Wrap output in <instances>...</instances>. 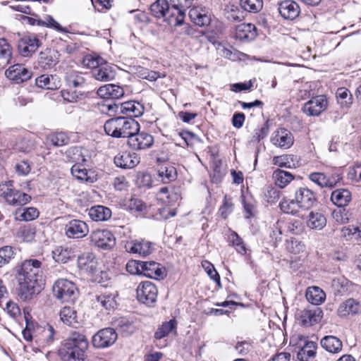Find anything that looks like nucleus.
Returning a JSON list of instances; mask_svg holds the SVG:
<instances>
[{
	"mask_svg": "<svg viewBox=\"0 0 361 361\" xmlns=\"http://www.w3.org/2000/svg\"><path fill=\"white\" fill-rule=\"evenodd\" d=\"M280 197V191L275 187L268 186L264 192V198L269 203L276 202Z\"/></svg>",
	"mask_w": 361,
	"mask_h": 361,
	"instance_id": "59",
	"label": "nucleus"
},
{
	"mask_svg": "<svg viewBox=\"0 0 361 361\" xmlns=\"http://www.w3.org/2000/svg\"><path fill=\"white\" fill-rule=\"evenodd\" d=\"M35 84L38 87L47 90H56L60 87V81L56 75H42L35 79Z\"/></svg>",
	"mask_w": 361,
	"mask_h": 361,
	"instance_id": "34",
	"label": "nucleus"
},
{
	"mask_svg": "<svg viewBox=\"0 0 361 361\" xmlns=\"http://www.w3.org/2000/svg\"><path fill=\"white\" fill-rule=\"evenodd\" d=\"M273 178L276 185L280 188H284L294 179V176L290 172L276 169L273 173Z\"/></svg>",
	"mask_w": 361,
	"mask_h": 361,
	"instance_id": "42",
	"label": "nucleus"
},
{
	"mask_svg": "<svg viewBox=\"0 0 361 361\" xmlns=\"http://www.w3.org/2000/svg\"><path fill=\"white\" fill-rule=\"evenodd\" d=\"M112 325L115 328L116 331H118L124 336L133 334L134 330L132 322L126 317L114 319L112 322Z\"/></svg>",
	"mask_w": 361,
	"mask_h": 361,
	"instance_id": "41",
	"label": "nucleus"
},
{
	"mask_svg": "<svg viewBox=\"0 0 361 361\" xmlns=\"http://www.w3.org/2000/svg\"><path fill=\"white\" fill-rule=\"evenodd\" d=\"M360 312H361V305L353 298H349L341 303L338 308V314L341 317L357 314Z\"/></svg>",
	"mask_w": 361,
	"mask_h": 361,
	"instance_id": "31",
	"label": "nucleus"
},
{
	"mask_svg": "<svg viewBox=\"0 0 361 361\" xmlns=\"http://www.w3.org/2000/svg\"><path fill=\"white\" fill-rule=\"evenodd\" d=\"M47 140L54 147H62L68 144L69 137L63 132L54 133L48 135Z\"/></svg>",
	"mask_w": 361,
	"mask_h": 361,
	"instance_id": "50",
	"label": "nucleus"
},
{
	"mask_svg": "<svg viewBox=\"0 0 361 361\" xmlns=\"http://www.w3.org/2000/svg\"><path fill=\"white\" fill-rule=\"evenodd\" d=\"M189 16L191 20L200 27L207 26L211 22V16L206 8L193 7L189 11Z\"/></svg>",
	"mask_w": 361,
	"mask_h": 361,
	"instance_id": "24",
	"label": "nucleus"
},
{
	"mask_svg": "<svg viewBox=\"0 0 361 361\" xmlns=\"http://www.w3.org/2000/svg\"><path fill=\"white\" fill-rule=\"evenodd\" d=\"M229 243L235 247V250L240 255H245L247 249L243 239L235 231H233L228 236Z\"/></svg>",
	"mask_w": 361,
	"mask_h": 361,
	"instance_id": "52",
	"label": "nucleus"
},
{
	"mask_svg": "<svg viewBox=\"0 0 361 361\" xmlns=\"http://www.w3.org/2000/svg\"><path fill=\"white\" fill-rule=\"evenodd\" d=\"M307 300L314 305L323 302L326 298L325 293L317 286L309 287L306 291Z\"/></svg>",
	"mask_w": 361,
	"mask_h": 361,
	"instance_id": "39",
	"label": "nucleus"
},
{
	"mask_svg": "<svg viewBox=\"0 0 361 361\" xmlns=\"http://www.w3.org/2000/svg\"><path fill=\"white\" fill-rule=\"evenodd\" d=\"M87 66L92 68V75L97 80L108 82L115 78L116 75V66L104 63L100 57H87Z\"/></svg>",
	"mask_w": 361,
	"mask_h": 361,
	"instance_id": "4",
	"label": "nucleus"
},
{
	"mask_svg": "<svg viewBox=\"0 0 361 361\" xmlns=\"http://www.w3.org/2000/svg\"><path fill=\"white\" fill-rule=\"evenodd\" d=\"M60 318L64 324L73 325L77 323L76 311L71 307L66 306L60 311Z\"/></svg>",
	"mask_w": 361,
	"mask_h": 361,
	"instance_id": "49",
	"label": "nucleus"
},
{
	"mask_svg": "<svg viewBox=\"0 0 361 361\" xmlns=\"http://www.w3.org/2000/svg\"><path fill=\"white\" fill-rule=\"evenodd\" d=\"M41 42L34 35L23 36L18 43V50L24 57L30 56L40 47Z\"/></svg>",
	"mask_w": 361,
	"mask_h": 361,
	"instance_id": "15",
	"label": "nucleus"
},
{
	"mask_svg": "<svg viewBox=\"0 0 361 361\" xmlns=\"http://www.w3.org/2000/svg\"><path fill=\"white\" fill-rule=\"evenodd\" d=\"M90 217L96 221H104L109 219L111 216V211L109 208L97 205L91 207L88 213Z\"/></svg>",
	"mask_w": 361,
	"mask_h": 361,
	"instance_id": "37",
	"label": "nucleus"
},
{
	"mask_svg": "<svg viewBox=\"0 0 361 361\" xmlns=\"http://www.w3.org/2000/svg\"><path fill=\"white\" fill-rule=\"evenodd\" d=\"M169 4L166 0H157L150 6V11L157 18H164L166 16Z\"/></svg>",
	"mask_w": 361,
	"mask_h": 361,
	"instance_id": "48",
	"label": "nucleus"
},
{
	"mask_svg": "<svg viewBox=\"0 0 361 361\" xmlns=\"http://www.w3.org/2000/svg\"><path fill=\"white\" fill-rule=\"evenodd\" d=\"M271 143L280 148L288 149L294 142V137L290 131L286 128L275 130L271 137Z\"/></svg>",
	"mask_w": 361,
	"mask_h": 361,
	"instance_id": "17",
	"label": "nucleus"
},
{
	"mask_svg": "<svg viewBox=\"0 0 361 361\" xmlns=\"http://www.w3.org/2000/svg\"><path fill=\"white\" fill-rule=\"evenodd\" d=\"M179 11V8L169 4L166 16L164 17L165 20L169 24H173L174 26L181 25L184 21L185 12L183 11Z\"/></svg>",
	"mask_w": 361,
	"mask_h": 361,
	"instance_id": "28",
	"label": "nucleus"
},
{
	"mask_svg": "<svg viewBox=\"0 0 361 361\" xmlns=\"http://www.w3.org/2000/svg\"><path fill=\"white\" fill-rule=\"evenodd\" d=\"M177 322L175 319H171L169 322H164L154 333L156 339H161L169 336V334L176 329Z\"/></svg>",
	"mask_w": 361,
	"mask_h": 361,
	"instance_id": "47",
	"label": "nucleus"
},
{
	"mask_svg": "<svg viewBox=\"0 0 361 361\" xmlns=\"http://www.w3.org/2000/svg\"><path fill=\"white\" fill-rule=\"evenodd\" d=\"M273 163L281 168L293 169L299 166L298 157L293 154H283L274 157Z\"/></svg>",
	"mask_w": 361,
	"mask_h": 361,
	"instance_id": "38",
	"label": "nucleus"
},
{
	"mask_svg": "<svg viewBox=\"0 0 361 361\" xmlns=\"http://www.w3.org/2000/svg\"><path fill=\"white\" fill-rule=\"evenodd\" d=\"M296 204L295 198L292 200H284L280 202L279 207L281 210L286 214H295L297 211L295 209V204Z\"/></svg>",
	"mask_w": 361,
	"mask_h": 361,
	"instance_id": "64",
	"label": "nucleus"
},
{
	"mask_svg": "<svg viewBox=\"0 0 361 361\" xmlns=\"http://www.w3.org/2000/svg\"><path fill=\"white\" fill-rule=\"evenodd\" d=\"M142 266V275L147 278L159 279L166 276L165 269L156 262H144Z\"/></svg>",
	"mask_w": 361,
	"mask_h": 361,
	"instance_id": "22",
	"label": "nucleus"
},
{
	"mask_svg": "<svg viewBox=\"0 0 361 361\" xmlns=\"http://www.w3.org/2000/svg\"><path fill=\"white\" fill-rule=\"evenodd\" d=\"M64 231L68 238H82L88 234L89 227L83 221L73 219L66 224Z\"/></svg>",
	"mask_w": 361,
	"mask_h": 361,
	"instance_id": "13",
	"label": "nucleus"
},
{
	"mask_svg": "<svg viewBox=\"0 0 361 361\" xmlns=\"http://www.w3.org/2000/svg\"><path fill=\"white\" fill-rule=\"evenodd\" d=\"M12 57V48L5 38L0 39V59L4 60L7 63Z\"/></svg>",
	"mask_w": 361,
	"mask_h": 361,
	"instance_id": "55",
	"label": "nucleus"
},
{
	"mask_svg": "<svg viewBox=\"0 0 361 361\" xmlns=\"http://www.w3.org/2000/svg\"><path fill=\"white\" fill-rule=\"evenodd\" d=\"M126 205L128 209L140 212L146 210L147 208L145 203L142 200L134 197L129 200Z\"/></svg>",
	"mask_w": 361,
	"mask_h": 361,
	"instance_id": "62",
	"label": "nucleus"
},
{
	"mask_svg": "<svg viewBox=\"0 0 361 361\" xmlns=\"http://www.w3.org/2000/svg\"><path fill=\"white\" fill-rule=\"evenodd\" d=\"M65 80L68 87L74 88L83 87L86 81L82 73L74 71L67 73Z\"/></svg>",
	"mask_w": 361,
	"mask_h": 361,
	"instance_id": "43",
	"label": "nucleus"
},
{
	"mask_svg": "<svg viewBox=\"0 0 361 361\" xmlns=\"http://www.w3.org/2000/svg\"><path fill=\"white\" fill-rule=\"evenodd\" d=\"M309 179L319 185L320 188H329V183L328 181V176L320 172H313L309 174Z\"/></svg>",
	"mask_w": 361,
	"mask_h": 361,
	"instance_id": "53",
	"label": "nucleus"
},
{
	"mask_svg": "<svg viewBox=\"0 0 361 361\" xmlns=\"http://www.w3.org/2000/svg\"><path fill=\"white\" fill-rule=\"evenodd\" d=\"M328 106L325 95H317L307 101L302 107V111L309 116H319Z\"/></svg>",
	"mask_w": 361,
	"mask_h": 361,
	"instance_id": "10",
	"label": "nucleus"
},
{
	"mask_svg": "<svg viewBox=\"0 0 361 361\" xmlns=\"http://www.w3.org/2000/svg\"><path fill=\"white\" fill-rule=\"evenodd\" d=\"M154 143V137L145 132H137L128 140V146L135 150H144L150 148Z\"/></svg>",
	"mask_w": 361,
	"mask_h": 361,
	"instance_id": "14",
	"label": "nucleus"
},
{
	"mask_svg": "<svg viewBox=\"0 0 361 361\" xmlns=\"http://www.w3.org/2000/svg\"><path fill=\"white\" fill-rule=\"evenodd\" d=\"M127 252L145 257L152 252V243L145 240H135L127 242L125 245Z\"/></svg>",
	"mask_w": 361,
	"mask_h": 361,
	"instance_id": "18",
	"label": "nucleus"
},
{
	"mask_svg": "<svg viewBox=\"0 0 361 361\" xmlns=\"http://www.w3.org/2000/svg\"><path fill=\"white\" fill-rule=\"evenodd\" d=\"M109 112L125 114L132 117H138L144 112V106L136 101H128L123 103L106 104L104 106Z\"/></svg>",
	"mask_w": 361,
	"mask_h": 361,
	"instance_id": "6",
	"label": "nucleus"
},
{
	"mask_svg": "<svg viewBox=\"0 0 361 361\" xmlns=\"http://www.w3.org/2000/svg\"><path fill=\"white\" fill-rule=\"evenodd\" d=\"M136 292L137 298L142 303L151 306L157 301L158 290L156 286L150 281L140 283Z\"/></svg>",
	"mask_w": 361,
	"mask_h": 361,
	"instance_id": "8",
	"label": "nucleus"
},
{
	"mask_svg": "<svg viewBox=\"0 0 361 361\" xmlns=\"http://www.w3.org/2000/svg\"><path fill=\"white\" fill-rule=\"evenodd\" d=\"M52 292L54 296L61 302L73 303L78 295L75 284L65 279H59L54 282Z\"/></svg>",
	"mask_w": 361,
	"mask_h": 361,
	"instance_id": "5",
	"label": "nucleus"
},
{
	"mask_svg": "<svg viewBox=\"0 0 361 361\" xmlns=\"http://www.w3.org/2000/svg\"><path fill=\"white\" fill-rule=\"evenodd\" d=\"M89 343L85 336L78 331H72L59 350L62 361H87L86 351Z\"/></svg>",
	"mask_w": 361,
	"mask_h": 361,
	"instance_id": "2",
	"label": "nucleus"
},
{
	"mask_svg": "<svg viewBox=\"0 0 361 361\" xmlns=\"http://www.w3.org/2000/svg\"><path fill=\"white\" fill-rule=\"evenodd\" d=\"M317 348V343L310 341H304V344L300 347L297 354V358L300 361H309L316 355Z\"/></svg>",
	"mask_w": 361,
	"mask_h": 361,
	"instance_id": "29",
	"label": "nucleus"
},
{
	"mask_svg": "<svg viewBox=\"0 0 361 361\" xmlns=\"http://www.w3.org/2000/svg\"><path fill=\"white\" fill-rule=\"evenodd\" d=\"M96 302L106 310H114L117 305L116 294L114 293H105L97 295L96 297Z\"/></svg>",
	"mask_w": 361,
	"mask_h": 361,
	"instance_id": "45",
	"label": "nucleus"
},
{
	"mask_svg": "<svg viewBox=\"0 0 361 361\" xmlns=\"http://www.w3.org/2000/svg\"><path fill=\"white\" fill-rule=\"evenodd\" d=\"M323 316V312L321 308L317 306H312L305 309L300 315L302 324L306 326H312L320 322Z\"/></svg>",
	"mask_w": 361,
	"mask_h": 361,
	"instance_id": "21",
	"label": "nucleus"
},
{
	"mask_svg": "<svg viewBox=\"0 0 361 361\" xmlns=\"http://www.w3.org/2000/svg\"><path fill=\"white\" fill-rule=\"evenodd\" d=\"M39 216L38 210L35 207H27L23 209H17L14 212L16 221H30L37 219Z\"/></svg>",
	"mask_w": 361,
	"mask_h": 361,
	"instance_id": "40",
	"label": "nucleus"
},
{
	"mask_svg": "<svg viewBox=\"0 0 361 361\" xmlns=\"http://www.w3.org/2000/svg\"><path fill=\"white\" fill-rule=\"evenodd\" d=\"M322 347L331 353H338L343 348L342 341L334 336H326L320 341Z\"/></svg>",
	"mask_w": 361,
	"mask_h": 361,
	"instance_id": "33",
	"label": "nucleus"
},
{
	"mask_svg": "<svg viewBox=\"0 0 361 361\" xmlns=\"http://www.w3.org/2000/svg\"><path fill=\"white\" fill-rule=\"evenodd\" d=\"M78 267L80 270L94 274L97 271V260L92 252H85L78 257Z\"/></svg>",
	"mask_w": 361,
	"mask_h": 361,
	"instance_id": "20",
	"label": "nucleus"
},
{
	"mask_svg": "<svg viewBox=\"0 0 361 361\" xmlns=\"http://www.w3.org/2000/svg\"><path fill=\"white\" fill-rule=\"evenodd\" d=\"M189 16L191 20L200 27L207 26L211 22V16L206 8L193 7L189 11Z\"/></svg>",
	"mask_w": 361,
	"mask_h": 361,
	"instance_id": "23",
	"label": "nucleus"
},
{
	"mask_svg": "<svg viewBox=\"0 0 361 361\" xmlns=\"http://www.w3.org/2000/svg\"><path fill=\"white\" fill-rule=\"evenodd\" d=\"M144 262L138 260H130L126 264V271L130 274L142 275Z\"/></svg>",
	"mask_w": 361,
	"mask_h": 361,
	"instance_id": "60",
	"label": "nucleus"
},
{
	"mask_svg": "<svg viewBox=\"0 0 361 361\" xmlns=\"http://www.w3.org/2000/svg\"><path fill=\"white\" fill-rule=\"evenodd\" d=\"M58 63L54 50L47 49L39 53L38 57L39 66L44 68L48 69L54 67Z\"/></svg>",
	"mask_w": 361,
	"mask_h": 361,
	"instance_id": "32",
	"label": "nucleus"
},
{
	"mask_svg": "<svg viewBox=\"0 0 361 361\" xmlns=\"http://www.w3.org/2000/svg\"><path fill=\"white\" fill-rule=\"evenodd\" d=\"M39 26H46L47 27H52L56 30L61 32H67V30L63 27L58 22H56L51 16H48L46 21L39 20Z\"/></svg>",
	"mask_w": 361,
	"mask_h": 361,
	"instance_id": "61",
	"label": "nucleus"
},
{
	"mask_svg": "<svg viewBox=\"0 0 361 361\" xmlns=\"http://www.w3.org/2000/svg\"><path fill=\"white\" fill-rule=\"evenodd\" d=\"M257 36L256 27L251 23H242L235 28V37L243 42L253 40Z\"/></svg>",
	"mask_w": 361,
	"mask_h": 361,
	"instance_id": "27",
	"label": "nucleus"
},
{
	"mask_svg": "<svg viewBox=\"0 0 361 361\" xmlns=\"http://www.w3.org/2000/svg\"><path fill=\"white\" fill-rule=\"evenodd\" d=\"M348 281L344 277H338L332 280V287L338 293H342L346 290Z\"/></svg>",
	"mask_w": 361,
	"mask_h": 361,
	"instance_id": "63",
	"label": "nucleus"
},
{
	"mask_svg": "<svg viewBox=\"0 0 361 361\" xmlns=\"http://www.w3.org/2000/svg\"><path fill=\"white\" fill-rule=\"evenodd\" d=\"M74 256V250L66 246H56L52 251L53 259L58 263L66 264Z\"/></svg>",
	"mask_w": 361,
	"mask_h": 361,
	"instance_id": "30",
	"label": "nucleus"
},
{
	"mask_svg": "<svg viewBox=\"0 0 361 361\" xmlns=\"http://www.w3.org/2000/svg\"><path fill=\"white\" fill-rule=\"evenodd\" d=\"M177 178V171L174 166L165 164L161 166L157 171V180L163 183H169Z\"/></svg>",
	"mask_w": 361,
	"mask_h": 361,
	"instance_id": "35",
	"label": "nucleus"
},
{
	"mask_svg": "<svg viewBox=\"0 0 361 361\" xmlns=\"http://www.w3.org/2000/svg\"><path fill=\"white\" fill-rule=\"evenodd\" d=\"M75 150L76 152L75 154H78L79 157L76 159L78 163L71 167V173L78 180L89 181L90 177L88 176L87 170L81 164V162L84 163L87 161L85 156L82 154L81 149L75 148Z\"/></svg>",
	"mask_w": 361,
	"mask_h": 361,
	"instance_id": "26",
	"label": "nucleus"
},
{
	"mask_svg": "<svg viewBox=\"0 0 361 361\" xmlns=\"http://www.w3.org/2000/svg\"><path fill=\"white\" fill-rule=\"evenodd\" d=\"M114 164L121 169H133L140 163V157L135 153L123 152L114 157Z\"/></svg>",
	"mask_w": 361,
	"mask_h": 361,
	"instance_id": "19",
	"label": "nucleus"
},
{
	"mask_svg": "<svg viewBox=\"0 0 361 361\" xmlns=\"http://www.w3.org/2000/svg\"><path fill=\"white\" fill-rule=\"evenodd\" d=\"M108 135L113 137H127L140 131V124L132 118L118 116L106 121L104 126Z\"/></svg>",
	"mask_w": 361,
	"mask_h": 361,
	"instance_id": "3",
	"label": "nucleus"
},
{
	"mask_svg": "<svg viewBox=\"0 0 361 361\" xmlns=\"http://www.w3.org/2000/svg\"><path fill=\"white\" fill-rule=\"evenodd\" d=\"M240 4L244 10L252 13L259 12L263 7L262 0H240Z\"/></svg>",
	"mask_w": 361,
	"mask_h": 361,
	"instance_id": "54",
	"label": "nucleus"
},
{
	"mask_svg": "<svg viewBox=\"0 0 361 361\" xmlns=\"http://www.w3.org/2000/svg\"><path fill=\"white\" fill-rule=\"evenodd\" d=\"M90 242L95 246L109 250L116 245V238L114 234L106 229H97L91 233Z\"/></svg>",
	"mask_w": 361,
	"mask_h": 361,
	"instance_id": "7",
	"label": "nucleus"
},
{
	"mask_svg": "<svg viewBox=\"0 0 361 361\" xmlns=\"http://www.w3.org/2000/svg\"><path fill=\"white\" fill-rule=\"evenodd\" d=\"M279 11L281 16L287 20H294L300 12L298 4L291 0H286L279 4Z\"/></svg>",
	"mask_w": 361,
	"mask_h": 361,
	"instance_id": "25",
	"label": "nucleus"
},
{
	"mask_svg": "<svg viewBox=\"0 0 361 361\" xmlns=\"http://www.w3.org/2000/svg\"><path fill=\"white\" fill-rule=\"evenodd\" d=\"M42 262L36 259L25 260L18 269L16 279L19 283L20 297L30 300L41 290Z\"/></svg>",
	"mask_w": 361,
	"mask_h": 361,
	"instance_id": "1",
	"label": "nucleus"
},
{
	"mask_svg": "<svg viewBox=\"0 0 361 361\" xmlns=\"http://www.w3.org/2000/svg\"><path fill=\"white\" fill-rule=\"evenodd\" d=\"M331 200L335 205L343 207L350 202L351 192L347 189H337L332 192Z\"/></svg>",
	"mask_w": 361,
	"mask_h": 361,
	"instance_id": "36",
	"label": "nucleus"
},
{
	"mask_svg": "<svg viewBox=\"0 0 361 361\" xmlns=\"http://www.w3.org/2000/svg\"><path fill=\"white\" fill-rule=\"evenodd\" d=\"M169 187L161 188L159 190V195L162 196L160 199L166 204H172L178 200L179 195L176 193L169 192Z\"/></svg>",
	"mask_w": 361,
	"mask_h": 361,
	"instance_id": "57",
	"label": "nucleus"
},
{
	"mask_svg": "<svg viewBox=\"0 0 361 361\" xmlns=\"http://www.w3.org/2000/svg\"><path fill=\"white\" fill-rule=\"evenodd\" d=\"M117 338L118 334L114 328H104L92 336V343L97 348H104L112 345Z\"/></svg>",
	"mask_w": 361,
	"mask_h": 361,
	"instance_id": "9",
	"label": "nucleus"
},
{
	"mask_svg": "<svg viewBox=\"0 0 361 361\" xmlns=\"http://www.w3.org/2000/svg\"><path fill=\"white\" fill-rule=\"evenodd\" d=\"M8 79L13 83L20 84L32 78V72L23 64H14L11 66L5 72Z\"/></svg>",
	"mask_w": 361,
	"mask_h": 361,
	"instance_id": "11",
	"label": "nucleus"
},
{
	"mask_svg": "<svg viewBox=\"0 0 361 361\" xmlns=\"http://www.w3.org/2000/svg\"><path fill=\"white\" fill-rule=\"evenodd\" d=\"M296 204L305 209H309L317 202V196L314 192L306 187L298 188L295 192Z\"/></svg>",
	"mask_w": 361,
	"mask_h": 361,
	"instance_id": "12",
	"label": "nucleus"
},
{
	"mask_svg": "<svg viewBox=\"0 0 361 361\" xmlns=\"http://www.w3.org/2000/svg\"><path fill=\"white\" fill-rule=\"evenodd\" d=\"M202 266L209 278L216 283L219 288H221L222 286L221 283L220 276L215 269L214 265L210 262L204 260L202 262Z\"/></svg>",
	"mask_w": 361,
	"mask_h": 361,
	"instance_id": "51",
	"label": "nucleus"
},
{
	"mask_svg": "<svg viewBox=\"0 0 361 361\" xmlns=\"http://www.w3.org/2000/svg\"><path fill=\"white\" fill-rule=\"evenodd\" d=\"M14 248L11 246L6 245L0 248V267L9 263L11 259L14 257Z\"/></svg>",
	"mask_w": 361,
	"mask_h": 361,
	"instance_id": "56",
	"label": "nucleus"
},
{
	"mask_svg": "<svg viewBox=\"0 0 361 361\" xmlns=\"http://www.w3.org/2000/svg\"><path fill=\"white\" fill-rule=\"evenodd\" d=\"M338 103L342 108H349L353 104V95L345 87H339L336 93Z\"/></svg>",
	"mask_w": 361,
	"mask_h": 361,
	"instance_id": "46",
	"label": "nucleus"
},
{
	"mask_svg": "<svg viewBox=\"0 0 361 361\" xmlns=\"http://www.w3.org/2000/svg\"><path fill=\"white\" fill-rule=\"evenodd\" d=\"M18 236L25 242H31L35 237V228L31 226L22 227L18 231Z\"/></svg>",
	"mask_w": 361,
	"mask_h": 361,
	"instance_id": "58",
	"label": "nucleus"
},
{
	"mask_svg": "<svg viewBox=\"0 0 361 361\" xmlns=\"http://www.w3.org/2000/svg\"><path fill=\"white\" fill-rule=\"evenodd\" d=\"M2 195L6 202L13 207L25 205L31 200V197L27 193L13 188H8Z\"/></svg>",
	"mask_w": 361,
	"mask_h": 361,
	"instance_id": "16",
	"label": "nucleus"
},
{
	"mask_svg": "<svg viewBox=\"0 0 361 361\" xmlns=\"http://www.w3.org/2000/svg\"><path fill=\"white\" fill-rule=\"evenodd\" d=\"M307 225L312 229L321 230L326 225V219L321 213L311 212L309 214Z\"/></svg>",
	"mask_w": 361,
	"mask_h": 361,
	"instance_id": "44",
	"label": "nucleus"
}]
</instances>
